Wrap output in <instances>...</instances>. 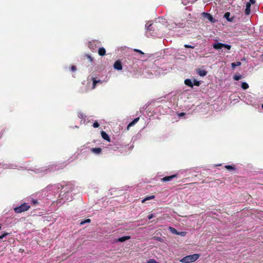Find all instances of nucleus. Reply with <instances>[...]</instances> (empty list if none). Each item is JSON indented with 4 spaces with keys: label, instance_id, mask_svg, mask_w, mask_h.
I'll use <instances>...</instances> for the list:
<instances>
[{
    "label": "nucleus",
    "instance_id": "c9c22d12",
    "mask_svg": "<svg viewBox=\"0 0 263 263\" xmlns=\"http://www.w3.org/2000/svg\"><path fill=\"white\" fill-rule=\"evenodd\" d=\"M185 115V114L184 112H181L179 114V116L181 117L184 116Z\"/></svg>",
    "mask_w": 263,
    "mask_h": 263
},
{
    "label": "nucleus",
    "instance_id": "dca6fc26",
    "mask_svg": "<svg viewBox=\"0 0 263 263\" xmlns=\"http://www.w3.org/2000/svg\"><path fill=\"white\" fill-rule=\"evenodd\" d=\"M184 84L190 87L193 88V84L191 79H187L185 80Z\"/></svg>",
    "mask_w": 263,
    "mask_h": 263
},
{
    "label": "nucleus",
    "instance_id": "f704fd0d",
    "mask_svg": "<svg viewBox=\"0 0 263 263\" xmlns=\"http://www.w3.org/2000/svg\"><path fill=\"white\" fill-rule=\"evenodd\" d=\"M255 3V0H250V2L249 3H250V4H254Z\"/></svg>",
    "mask_w": 263,
    "mask_h": 263
},
{
    "label": "nucleus",
    "instance_id": "a878e982",
    "mask_svg": "<svg viewBox=\"0 0 263 263\" xmlns=\"http://www.w3.org/2000/svg\"><path fill=\"white\" fill-rule=\"evenodd\" d=\"M8 235H9V233H8L7 232H4L2 235H0V239H2V238H4Z\"/></svg>",
    "mask_w": 263,
    "mask_h": 263
},
{
    "label": "nucleus",
    "instance_id": "ddd939ff",
    "mask_svg": "<svg viewBox=\"0 0 263 263\" xmlns=\"http://www.w3.org/2000/svg\"><path fill=\"white\" fill-rule=\"evenodd\" d=\"M139 117H137L135 119H134V120L131 122L130 123H129V124L128 125L127 127V129H129V128L130 127V126H133L134 125H135L137 122H138V121L139 120Z\"/></svg>",
    "mask_w": 263,
    "mask_h": 263
},
{
    "label": "nucleus",
    "instance_id": "4be33fe9",
    "mask_svg": "<svg viewBox=\"0 0 263 263\" xmlns=\"http://www.w3.org/2000/svg\"><path fill=\"white\" fill-rule=\"evenodd\" d=\"M240 65H241V62H237L236 63H232V67L233 68H235V67L240 66Z\"/></svg>",
    "mask_w": 263,
    "mask_h": 263
},
{
    "label": "nucleus",
    "instance_id": "9d476101",
    "mask_svg": "<svg viewBox=\"0 0 263 263\" xmlns=\"http://www.w3.org/2000/svg\"><path fill=\"white\" fill-rule=\"evenodd\" d=\"M98 83H102V81H101L100 80H97L96 78H92V89H95L96 87V85Z\"/></svg>",
    "mask_w": 263,
    "mask_h": 263
},
{
    "label": "nucleus",
    "instance_id": "b1692460",
    "mask_svg": "<svg viewBox=\"0 0 263 263\" xmlns=\"http://www.w3.org/2000/svg\"><path fill=\"white\" fill-rule=\"evenodd\" d=\"M242 78V76H240V75H234L233 76V79L235 80H236V81H238L240 79H241Z\"/></svg>",
    "mask_w": 263,
    "mask_h": 263
},
{
    "label": "nucleus",
    "instance_id": "ea45409f",
    "mask_svg": "<svg viewBox=\"0 0 263 263\" xmlns=\"http://www.w3.org/2000/svg\"><path fill=\"white\" fill-rule=\"evenodd\" d=\"M261 107H262V108L263 109V104H262Z\"/></svg>",
    "mask_w": 263,
    "mask_h": 263
},
{
    "label": "nucleus",
    "instance_id": "2f4dec72",
    "mask_svg": "<svg viewBox=\"0 0 263 263\" xmlns=\"http://www.w3.org/2000/svg\"><path fill=\"white\" fill-rule=\"evenodd\" d=\"M178 235H180L181 236H184L186 235V232H179V234Z\"/></svg>",
    "mask_w": 263,
    "mask_h": 263
},
{
    "label": "nucleus",
    "instance_id": "20e7f679",
    "mask_svg": "<svg viewBox=\"0 0 263 263\" xmlns=\"http://www.w3.org/2000/svg\"><path fill=\"white\" fill-rule=\"evenodd\" d=\"M213 47L215 49H221L222 48H225L228 50H230L231 48V46L226 44H223L221 43H214L213 45Z\"/></svg>",
    "mask_w": 263,
    "mask_h": 263
},
{
    "label": "nucleus",
    "instance_id": "bb28decb",
    "mask_svg": "<svg viewBox=\"0 0 263 263\" xmlns=\"http://www.w3.org/2000/svg\"><path fill=\"white\" fill-rule=\"evenodd\" d=\"M152 25V24H151L149 25H148V24H146V25L145 26L146 29L147 30H152V28H151Z\"/></svg>",
    "mask_w": 263,
    "mask_h": 263
},
{
    "label": "nucleus",
    "instance_id": "1a4fd4ad",
    "mask_svg": "<svg viewBox=\"0 0 263 263\" xmlns=\"http://www.w3.org/2000/svg\"><path fill=\"white\" fill-rule=\"evenodd\" d=\"M130 239V236H125L121 237L119 238L117 240V242H124L126 240H129Z\"/></svg>",
    "mask_w": 263,
    "mask_h": 263
},
{
    "label": "nucleus",
    "instance_id": "423d86ee",
    "mask_svg": "<svg viewBox=\"0 0 263 263\" xmlns=\"http://www.w3.org/2000/svg\"><path fill=\"white\" fill-rule=\"evenodd\" d=\"M177 175L174 174L169 176H165L162 178H161V180L163 182L170 181L172 180L173 178L177 177Z\"/></svg>",
    "mask_w": 263,
    "mask_h": 263
},
{
    "label": "nucleus",
    "instance_id": "6e6552de",
    "mask_svg": "<svg viewBox=\"0 0 263 263\" xmlns=\"http://www.w3.org/2000/svg\"><path fill=\"white\" fill-rule=\"evenodd\" d=\"M231 13L229 12H227L224 14V17L227 19V20L230 22H234V18L235 17L234 16H232L230 17Z\"/></svg>",
    "mask_w": 263,
    "mask_h": 263
},
{
    "label": "nucleus",
    "instance_id": "f257e3e1",
    "mask_svg": "<svg viewBox=\"0 0 263 263\" xmlns=\"http://www.w3.org/2000/svg\"><path fill=\"white\" fill-rule=\"evenodd\" d=\"M199 256L200 255L198 254L187 255L180 259V261L183 263L193 262L196 261L199 258Z\"/></svg>",
    "mask_w": 263,
    "mask_h": 263
},
{
    "label": "nucleus",
    "instance_id": "f3484780",
    "mask_svg": "<svg viewBox=\"0 0 263 263\" xmlns=\"http://www.w3.org/2000/svg\"><path fill=\"white\" fill-rule=\"evenodd\" d=\"M197 73L201 77H204L206 76L207 74L206 71L204 70H201L200 69H198V70H197Z\"/></svg>",
    "mask_w": 263,
    "mask_h": 263
},
{
    "label": "nucleus",
    "instance_id": "72a5a7b5",
    "mask_svg": "<svg viewBox=\"0 0 263 263\" xmlns=\"http://www.w3.org/2000/svg\"><path fill=\"white\" fill-rule=\"evenodd\" d=\"M154 215L152 214L148 215L147 218L148 219H151L152 218H153L154 217Z\"/></svg>",
    "mask_w": 263,
    "mask_h": 263
},
{
    "label": "nucleus",
    "instance_id": "cd10ccee",
    "mask_svg": "<svg viewBox=\"0 0 263 263\" xmlns=\"http://www.w3.org/2000/svg\"><path fill=\"white\" fill-rule=\"evenodd\" d=\"M99 126V124L98 123V122L97 121H95L93 123V127L94 128H97Z\"/></svg>",
    "mask_w": 263,
    "mask_h": 263
},
{
    "label": "nucleus",
    "instance_id": "e433bc0d",
    "mask_svg": "<svg viewBox=\"0 0 263 263\" xmlns=\"http://www.w3.org/2000/svg\"><path fill=\"white\" fill-rule=\"evenodd\" d=\"M79 117H80V118H83V114H81L80 115V116H79Z\"/></svg>",
    "mask_w": 263,
    "mask_h": 263
},
{
    "label": "nucleus",
    "instance_id": "473e14b6",
    "mask_svg": "<svg viewBox=\"0 0 263 263\" xmlns=\"http://www.w3.org/2000/svg\"><path fill=\"white\" fill-rule=\"evenodd\" d=\"M86 56L87 57V59L89 60V61H91V62H92V58L91 57V56H90V55H88V54H87Z\"/></svg>",
    "mask_w": 263,
    "mask_h": 263
},
{
    "label": "nucleus",
    "instance_id": "a211bd4d",
    "mask_svg": "<svg viewBox=\"0 0 263 263\" xmlns=\"http://www.w3.org/2000/svg\"><path fill=\"white\" fill-rule=\"evenodd\" d=\"M155 198V196L154 195H151V196H147V197H146L144 199H143L142 200V202L144 203V202H145L147 200H151V199H153Z\"/></svg>",
    "mask_w": 263,
    "mask_h": 263
},
{
    "label": "nucleus",
    "instance_id": "5701e85b",
    "mask_svg": "<svg viewBox=\"0 0 263 263\" xmlns=\"http://www.w3.org/2000/svg\"><path fill=\"white\" fill-rule=\"evenodd\" d=\"M193 85H194L195 86H199L200 85L201 83L200 81L194 79L193 81Z\"/></svg>",
    "mask_w": 263,
    "mask_h": 263
},
{
    "label": "nucleus",
    "instance_id": "f8f14e48",
    "mask_svg": "<svg viewBox=\"0 0 263 263\" xmlns=\"http://www.w3.org/2000/svg\"><path fill=\"white\" fill-rule=\"evenodd\" d=\"M101 136L104 139L107 140V141H110V138L107 134H106L105 132H101Z\"/></svg>",
    "mask_w": 263,
    "mask_h": 263
},
{
    "label": "nucleus",
    "instance_id": "c756f323",
    "mask_svg": "<svg viewBox=\"0 0 263 263\" xmlns=\"http://www.w3.org/2000/svg\"><path fill=\"white\" fill-rule=\"evenodd\" d=\"M184 47L186 48H194V46H191V45H187V44H185L184 45Z\"/></svg>",
    "mask_w": 263,
    "mask_h": 263
},
{
    "label": "nucleus",
    "instance_id": "7ed1b4c3",
    "mask_svg": "<svg viewBox=\"0 0 263 263\" xmlns=\"http://www.w3.org/2000/svg\"><path fill=\"white\" fill-rule=\"evenodd\" d=\"M30 208V206L26 203L22 204L20 206L15 207L14 210L16 213H21L27 211Z\"/></svg>",
    "mask_w": 263,
    "mask_h": 263
},
{
    "label": "nucleus",
    "instance_id": "aec40b11",
    "mask_svg": "<svg viewBox=\"0 0 263 263\" xmlns=\"http://www.w3.org/2000/svg\"><path fill=\"white\" fill-rule=\"evenodd\" d=\"M241 88L243 89H247L249 88V85L246 82H242L241 83Z\"/></svg>",
    "mask_w": 263,
    "mask_h": 263
},
{
    "label": "nucleus",
    "instance_id": "412c9836",
    "mask_svg": "<svg viewBox=\"0 0 263 263\" xmlns=\"http://www.w3.org/2000/svg\"><path fill=\"white\" fill-rule=\"evenodd\" d=\"M225 168L229 171H233V170H235V168L234 167V166L229 165H226Z\"/></svg>",
    "mask_w": 263,
    "mask_h": 263
},
{
    "label": "nucleus",
    "instance_id": "c85d7f7f",
    "mask_svg": "<svg viewBox=\"0 0 263 263\" xmlns=\"http://www.w3.org/2000/svg\"><path fill=\"white\" fill-rule=\"evenodd\" d=\"M134 50V51H135L136 52H138V53H139L141 54H144V52H143L141 50H140L139 49H135Z\"/></svg>",
    "mask_w": 263,
    "mask_h": 263
},
{
    "label": "nucleus",
    "instance_id": "4468645a",
    "mask_svg": "<svg viewBox=\"0 0 263 263\" xmlns=\"http://www.w3.org/2000/svg\"><path fill=\"white\" fill-rule=\"evenodd\" d=\"M98 53L100 56H103L106 54V50L103 47L99 48L98 50Z\"/></svg>",
    "mask_w": 263,
    "mask_h": 263
},
{
    "label": "nucleus",
    "instance_id": "393cba45",
    "mask_svg": "<svg viewBox=\"0 0 263 263\" xmlns=\"http://www.w3.org/2000/svg\"><path fill=\"white\" fill-rule=\"evenodd\" d=\"M91 220L90 219H87L84 221H81L80 223V224L83 225L86 223H89L90 222Z\"/></svg>",
    "mask_w": 263,
    "mask_h": 263
},
{
    "label": "nucleus",
    "instance_id": "0eeeda50",
    "mask_svg": "<svg viewBox=\"0 0 263 263\" xmlns=\"http://www.w3.org/2000/svg\"><path fill=\"white\" fill-rule=\"evenodd\" d=\"M114 67L118 70H122V65L121 62L119 60L116 61L114 64Z\"/></svg>",
    "mask_w": 263,
    "mask_h": 263
},
{
    "label": "nucleus",
    "instance_id": "f03ea898",
    "mask_svg": "<svg viewBox=\"0 0 263 263\" xmlns=\"http://www.w3.org/2000/svg\"><path fill=\"white\" fill-rule=\"evenodd\" d=\"M59 189L61 188V194L62 193H69L72 191V184L71 183H66L65 185L58 184L57 186Z\"/></svg>",
    "mask_w": 263,
    "mask_h": 263
},
{
    "label": "nucleus",
    "instance_id": "7c9ffc66",
    "mask_svg": "<svg viewBox=\"0 0 263 263\" xmlns=\"http://www.w3.org/2000/svg\"><path fill=\"white\" fill-rule=\"evenodd\" d=\"M70 70L71 71L74 72L77 70V67L76 66H72L70 68Z\"/></svg>",
    "mask_w": 263,
    "mask_h": 263
},
{
    "label": "nucleus",
    "instance_id": "58836bf2",
    "mask_svg": "<svg viewBox=\"0 0 263 263\" xmlns=\"http://www.w3.org/2000/svg\"><path fill=\"white\" fill-rule=\"evenodd\" d=\"M1 228H2V226H1V224L0 223V230L1 229Z\"/></svg>",
    "mask_w": 263,
    "mask_h": 263
},
{
    "label": "nucleus",
    "instance_id": "2eb2a0df",
    "mask_svg": "<svg viewBox=\"0 0 263 263\" xmlns=\"http://www.w3.org/2000/svg\"><path fill=\"white\" fill-rule=\"evenodd\" d=\"M251 4L250 3H247L246 4V8L245 9V14L246 15H249L251 11Z\"/></svg>",
    "mask_w": 263,
    "mask_h": 263
},
{
    "label": "nucleus",
    "instance_id": "39448f33",
    "mask_svg": "<svg viewBox=\"0 0 263 263\" xmlns=\"http://www.w3.org/2000/svg\"><path fill=\"white\" fill-rule=\"evenodd\" d=\"M202 15L203 17L208 19L212 23H215L216 22V20L210 13H206V12H203L202 13Z\"/></svg>",
    "mask_w": 263,
    "mask_h": 263
},
{
    "label": "nucleus",
    "instance_id": "9b49d317",
    "mask_svg": "<svg viewBox=\"0 0 263 263\" xmlns=\"http://www.w3.org/2000/svg\"><path fill=\"white\" fill-rule=\"evenodd\" d=\"M90 151L96 154H100L102 152V148L100 147L92 148Z\"/></svg>",
    "mask_w": 263,
    "mask_h": 263
},
{
    "label": "nucleus",
    "instance_id": "4c0bfd02",
    "mask_svg": "<svg viewBox=\"0 0 263 263\" xmlns=\"http://www.w3.org/2000/svg\"><path fill=\"white\" fill-rule=\"evenodd\" d=\"M261 57L263 58V53L261 54Z\"/></svg>",
    "mask_w": 263,
    "mask_h": 263
},
{
    "label": "nucleus",
    "instance_id": "6ab92c4d",
    "mask_svg": "<svg viewBox=\"0 0 263 263\" xmlns=\"http://www.w3.org/2000/svg\"><path fill=\"white\" fill-rule=\"evenodd\" d=\"M169 229L172 233H173L174 234H176V235L179 234V232L177 231V230L176 229H175L173 227H170Z\"/></svg>",
    "mask_w": 263,
    "mask_h": 263
}]
</instances>
